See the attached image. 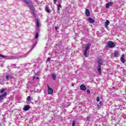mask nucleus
<instances>
[{
    "label": "nucleus",
    "mask_w": 126,
    "mask_h": 126,
    "mask_svg": "<svg viewBox=\"0 0 126 126\" xmlns=\"http://www.w3.org/2000/svg\"><path fill=\"white\" fill-rule=\"evenodd\" d=\"M88 21L90 23H94V21L92 18H89Z\"/></svg>",
    "instance_id": "10"
},
{
    "label": "nucleus",
    "mask_w": 126,
    "mask_h": 126,
    "mask_svg": "<svg viewBox=\"0 0 126 126\" xmlns=\"http://www.w3.org/2000/svg\"><path fill=\"white\" fill-rule=\"evenodd\" d=\"M6 79H9V78H11V76L10 75H8L6 76Z\"/></svg>",
    "instance_id": "20"
},
{
    "label": "nucleus",
    "mask_w": 126,
    "mask_h": 126,
    "mask_svg": "<svg viewBox=\"0 0 126 126\" xmlns=\"http://www.w3.org/2000/svg\"><path fill=\"white\" fill-rule=\"evenodd\" d=\"M113 5V3L112 2H109L106 4V8H109L110 6H112Z\"/></svg>",
    "instance_id": "5"
},
{
    "label": "nucleus",
    "mask_w": 126,
    "mask_h": 126,
    "mask_svg": "<svg viewBox=\"0 0 126 126\" xmlns=\"http://www.w3.org/2000/svg\"><path fill=\"white\" fill-rule=\"evenodd\" d=\"M108 48H112L116 47V44H115L113 42L109 41L107 43Z\"/></svg>",
    "instance_id": "1"
},
{
    "label": "nucleus",
    "mask_w": 126,
    "mask_h": 126,
    "mask_svg": "<svg viewBox=\"0 0 126 126\" xmlns=\"http://www.w3.org/2000/svg\"><path fill=\"white\" fill-rule=\"evenodd\" d=\"M55 29H56V30H58V28H57V27H55Z\"/></svg>",
    "instance_id": "33"
},
{
    "label": "nucleus",
    "mask_w": 126,
    "mask_h": 126,
    "mask_svg": "<svg viewBox=\"0 0 126 126\" xmlns=\"http://www.w3.org/2000/svg\"><path fill=\"white\" fill-rule=\"evenodd\" d=\"M119 52H118V51H117L115 52V53H114V56H115V57H119Z\"/></svg>",
    "instance_id": "19"
},
{
    "label": "nucleus",
    "mask_w": 126,
    "mask_h": 126,
    "mask_svg": "<svg viewBox=\"0 0 126 126\" xmlns=\"http://www.w3.org/2000/svg\"><path fill=\"white\" fill-rule=\"evenodd\" d=\"M47 62H50L51 61V58H48L47 60Z\"/></svg>",
    "instance_id": "30"
},
{
    "label": "nucleus",
    "mask_w": 126,
    "mask_h": 126,
    "mask_svg": "<svg viewBox=\"0 0 126 126\" xmlns=\"http://www.w3.org/2000/svg\"><path fill=\"white\" fill-rule=\"evenodd\" d=\"M87 51L86 49H85L84 52V55L85 57H86V58H87V57H88V55H87Z\"/></svg>",
    "instance_id": "17"
},
{
    "label": "nucleus",
    "mask_w": 126,
    "mask_h": 126,
    "mask_svg": "<svg viewBox=\"0 0 126 126\" xmlns=\"http://www.w3.org/2000/svg\"><path fill=\"white\" fill-rule=\"evenodd\" d=\"M80 89L81 90H82L83 91H85L87 89V88H86V87L83 84L81 85Z\"/></svg>",
    "instance_id": "4"
},
{
    "label": "nucleus",
    "mask_w": 126,
    "mask_h": 126,
    "mask_svg": "<svg viewBox=\"0 0 126 126\" xmlns=\"http://www.w3.org/2000/svg\"><path fill=\"white\" fill-rule=\"evenodd\" d=\"M52 78L53 80H56V78H57V74L53 73L52 75Z\"/></svg>",
    "instance_id": "15"
},
{
    "label": "nucleus",
    "mask_w": 126,
    "mask_h": 126,
    "mask_svg": "<svg viewBox=\"0 0 126 126\" xmlns=\"http://www.w3.org/2000/svg\"><path fill=\"white\" fill-rule=\"evenodd\" d=\"M91 46V44L90 43L88 44L85 47V49L87 51H88V50H89V49H90V47Z\"/></svg>",
    "instance_id": "9"
},
{
    "label": "nucleus",
    "mask_w": 126,
    "mask_h": 126,
    "mask_svg": "<svg viewBox=\"0 0 126 126\" xmlns=\"http://www.w3.org/2000/svg\"><path fill=\"white\" fill-rule=\"evenodd\" d=\"M91 92L90 91V90H87V94H90Z\"/></svg>",
    "instance_id": "26"
},
{
    "label": "nucleus",
    "mask_w": 126,
    "mask_h": 126,
    "mask_svg": "<svg viewBox=\"0 0 126 126\" xmlns=\"http://www.w3.org/2000/svg\"><path fill=\"white\" fill-rule=\"evenodd\" d=\"M27 56V55L26 54L24 57L25 58V57H26Z\"/></svg>",
    "instance_id": "35"
},
{
    "label": "nucleus",
    "mask_w": 126,
    "mask_h": 126,
    "mask_svg": "<svg viewBox=\"0 0 126 126\" xmlns=\"http://www.w3.org/2000/svg\"><path fill=\"white\" fill-rule=\"evenodd\" d=\"M96 101H97V102H99V101H100V97H97L96 98Z\"/></svg>",
    "instance_id": "29"
},
{
    "label": "nucleus",
    "mask_w": 126,
    "mask_h": 126,
    "mask_svg": "<svg viewBox=\"0 0 126 126\" xmlns=\"http://www.w3.org/2000/svg\"><path fill=\"white\" fill-rule=\"evenodd\" d=\"M54 3H57V0H54Z\"/></svg>",
    "instance_id": "31"
},
{
    "label": "nucleus",
    "mask_w": 126,
    "mask_h": 126,
    "mask_svg": "<svg viewBox=\"0 0 126 126\" xmlns=\"http://www.w3.org/2000/svg\"><path fill=\"white\" fill-rule=\"evenodd\" d=\"M61 7H62V5H61V4H58V10H60V8H61Z\"/></svg>",
    "instance_id": "23"
},
{
    "label": "nucleus",
    "mask_w": 126,
    "mask_h": 126,
    "mask_svg": "<svg viewBox=\"0 0 126 126\" xmlns=\"http://www.w3.org/2000/svg\"><path fill=\"white\" fill-rule=\"evenodd\" d=\"M7 89L6 88H2L1 89L0 93L2 94L3 93V95H7V93H6V91Z\"/></svg>",
    "instance_id": "2"
},
{
    "label": "nucleus",
    "mask_w": 126,
    "mask_h": 126,
    "mask_svg": "<svg viewBox=\"0 0 126 126\" xmlns=\"http://www.w3.org/2000/svg\"><path fill=\"white\" fill-rule=\"evenodd\" d=\"M72 86H73V84L72 85Z\"/></svg>",
    "instance_id": "38"
},
{
    "label": "nucleus",
    "mask_w": 126,
    "mask_h": 126,
    "mask_svg": "<svg viewBox=\"0 0 126 126\" xmlns=\"http://www.w3.org/2000/svg\"><path fill=\"white\" fill-rule=\"evenodd\" d=\"M125 57V55H122V58H124Z\"/></svg>",
    "instance_id": "34"
},
{
    "label": "nucleus",
    "mask_w": 126,
    "mask_h": 126,
    "mask_svg": "<svg viewBox=\"0 0 126 126\" xmlns=\"http://www.w3.org/2000/svg\"><path fill=\"white\" fill-rule=\"evenodd\" d=\"M72 126H75V121H73L72 124Z\"/></svg>",
    "instance_id": "28"
},
{
    "label": "nucleus",
    "mask_w": 126,
    "mask_h": 126,
    "mask_svg": "<svg viewBox=\"0 0 126 126\" xmlns=\"http://www.w3.org/2000/svg\"><path fill=\"white\" fill-rule=\"evenodd\" d=\"M101 68L102 67H101V65H98V68H97V70L99 73V74H101Z\"/></svg>",
    "instance_id": "12"
},
{
    "label": "nucleus",
    "mask_w": 126,
    "mask_h": 126,
    "mask_svg": "<svg viewBox=\"0 0 126 126\" xmlns=\"http://www.w3.org/2000/svg\"><path fill=\"white\" fill-rule=\"evenodd\" d=\"M102 105V101L99 102V104H97V107H100V106Z\"/></svg>",
    "instance_id": "27"
},
{
    "label": "nucleus",
    "mask_w": 126,
    "mask_h": 126,
    "mask_svg": "<svg viewBox=\"0 0 126 126\" xmlns=\"http://www.w3.org/2000/svg\"><path fill=\"white\" fill-rule=\"evenodd\" d=\"M5 97V95H0V102H2V100L4 99Z\"/></svg>",
    "instance_id": "13"
},
{
    "label": "nucleus",
    "mask_w": 126,
    "mask_h": 126,
    "mask_svg": "<svg viewBox=\"0 0 126 126\" xmlns=\"http://www.w3.org/2000/svg\"><path fill=\"white\" fill-rule=\"evenodd\" d=\"M23 1L25 3H26L27 4H29V1H28L27 0H23Z\"/></svg>",
    "instance_id": "22"
},
{
    "label": "nucleus",
    "mask_w": 126,
    "mask_h": 126,
    "mask_svg": "<svg viewBox=\"0 0 126 126\" xmlns=\"http://www.w3.org/2000/svg\"><path fill=\"white\" fill-rule=\"evenodd\" d=\"M0 57L3 58H6L7 60H11V57H7L3 55H1L0 54Z\"/></svg>",
    "instance_id": "7"
},
{
    "label": "nucleus",
    "mask_w": 126,
    "mask_h": 126,
    "mask_svg": "<svg viewBox=\"0 0 126 126\" xmlns=\"http://www.w3.org/2000/svg\"><path fill=\"white\" fill-rule=\"evenodd\" d=\"M38 37H39V33L36 32L35 34V39H37V38H38Z\"/></svg>",
    "instance_id": "24"
},
{
    "label": "nucleus",
    "mask_w": 126,
    "mask_h": 126,
    "mask_svg": "<svg viewBox=\"0 0 126 126\" xmlns=\"http://www.w3.org/2000/svg\"><path fill=\"white\" fill-rule=\"evenodd\" d=\"M36 22L37 27H39V25H40V24L39 23V21L38 20H36Z\"/></svg>",
    "instance_id": "21"
},
{
    "label": "nucleus",
    "mask_w": 126,
    "mask_h": 126,
    "mask_svg": "<svg viewBox=\"0 0 126 126\" xmlns=\"http://www.w3.org/2000/svg\"><path fill=\"white\" fill-rule=\"evenodd\" d=\"M110 25V21L109 20H106L105 24V27L107 28L108 27V25Z\"/></svg>",
    "instance_id": "11"
},
{
    "label": "nucleus",
    "mask_w": 126,
    "mask_h": 126,
    "mask_svg": "<svg viewBox=\"0 0 126 126\" xmlns=\"http://www.w3.org/2000/svg\"><path fill=\"white\" fill-rule=\"evenodd\" d=\"M125 61H126V60H125V59H124V58L122 57L121 58V62H122V63H125Z\"/></svg>",
    "instance_id": "25"
},
{
    "label": "nucleus",
    "mask_w": 126,
    "mask_h": 126,
    "mask_svg": "<svg viewBox=\"0 0 126 126\" xmlns=\"http://www.w3.org/2000/svg\"><path fill=\"white\" fill-rule=\"evenodd\" d=\"M36 79H39V77H36Z\"/></svg>",
    "instance_id": "36"
},
{
    "label": "nucleus",
    "mask_w": 126,
    "mask_h": 126,
    "mask_svg": "<svg viewBox=\"0 0 126 126\" xmlns=\"http://www.w3.org/2000/svg\"><path fill=\"white\" fill-rule=\"evenodd\" d=\"M45 11L48 13H50V12H51V10L50 9V8H49V7H46L45 9Z\"/></svg>",
    "instance_id": "16"
},
{
    "label": "nucleus",
    "mask_w": 126,
    "mask_h": 126,
    "mask_svg": "<svg viewBox=\"0 0 126 126\" xmlns=\"http://www.w3.org/2000/svg\"><path fill=\"white\" fill-rule=\"evenodd\" d=\"M47 88L48 89L49 94H53V93H54V90H53L52 88H50V86L47 85Z\"/></svg>",
    "instance_id": "3"
},
{
    "label": "nucleus",
    "mask_w": 126,
    "mask_h": 126,
    "mask_svg": "<svg viewBox=\"0 0 126 126\" xmlns=\"http://www.w3.org/2000/svg\"><path fill=\"white\" fill-rule=\"evenodd\" d=\"M89 118H90V116H88V117H87V121H88V119H89Z\"/></svg>",
    "instance_id": "32"
},
{
    "label": "nucleus",
    "mask_w": 126,
    "mask_h": 126,
    "mask_svg": "<svg viewBox=\"0 0 126 126\" xmlns=\"http://www.w3.org/2000/svg\"><path fill=\"white\" fill-rule=\"evenodd\" d=\"M30 108V106L26 105L24 106L23 110L24 111H28V110H29Z\"/></svg>",
    "instance_id": "6"
},
{
    "label": "nucleus",
    "mask_w": 126,
    "mask_h": 126,
    "mask_svg": "<svg viewBox=\"0 0 126 126\" xmlns=\"http://www.w3.org/2000/svg\"><path fill=\"white\" fill-rule=\"evenodd\" d=\"M86 15L87 16H90V11L88 9H86Z\"/></svg>",
    "instance_id": "8"
},
{
    "label": "nucleus",
    "mask_w": 126,
    "mask_h": 126,
    "mask_svg": "<svg viewBox=\"0 0 126 126\" xmlns=\"http://www.w3.org/2000/svg\"><path fill=\"white\" fill-rule=\"evenodd\" d=\"M31 96H29L27 98V100L28 101V104H29V102H31Z\"/></svg>",
    "instance_id": "18"
},
{
    "label": "nucleus",
    "mask_w": 126,
    "mask_h": 126,
    "mask_svg": "<svg viewBox=\"0 0 126 126\" xmlns=\"http://www.w3.org/2000/svg\"><path fill=\"white\" fill-rule=\"evenodd\" d=\"M102 59L98 58V65H101V64H102Z\"/></svg>",
    "instance_id": "14"
},
{
    "label": "nucleus",
    "mask_w": 126,
    "mask_h": 126,
    "mask_svg": "<svg viewBox=\"0 0 126 126\" xmlns=\"http://www.w3.org/2000/svg\"><path fill=\"white\" fill-rule=\"evenodd\" d=\"M33 79H35V78H33Z\"/></svg>",
    "instance_id": "37"
}]
</instances>
